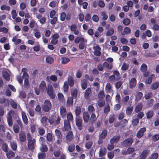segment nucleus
Returning a JSON list of instances; mask_svg holds the SVG:
<instances>
[{"mask_svg": "<svg viewBox=\"0 0 159 159\" xmlns=\"http://www.w3.org/2000/svg\"><path fill=\"white\" fill-rule=\"evenodd\" d=\"M28 140L27 146L28 148L31 150H33L35 148V145L36 144V140L33 139L29 133L27 134Z\"/></svg>", "mask_w": 159, "mask_h": 159, "instance_id": "nucleus-1", "label": "nucleus"}, {"mask_svg": "<svg viewBox=\"0 0 159 159\" xmlns=\"http://www.w3.org/2000/svg\"><path fill=\"white\" fill-rule=\"evenodd\" d=\"M43 110L45 112H48L50 110L52 107V104L48 100H45L42 106Z\"/></svg>", "mask_w": 159, "mask_h": 159, "instance_id": "nucleus-2", "label": "nucleus"}, {"mask_svg": "<svg viewBox=\"0 0 159 159\" xmlns=\"http://www.w3.org/2000/svg\"><path fill=\"white\" fill-rule=\"evenodd\" d=\"M46 91L47 94L51 99H53L55 98V95L54 93L53 89L51 84H48Z\"/></svg>", "mask_w": 159, "mask_h": 159, "instance_id": "nucleus-3", "label": "nucleus"}, {"mask_svg": "<svg viewBox=\"0 0 159 159\" xmlns=\"http://www.w3.org/2000/svg\"><path fill=\"white\" fill-rule=\"evenodd\" d=\"M133 141L132 138H128L121 142V145L122 147H129L131 146Z\"/></svg>", "mask_w": 159, "mask_h": 159, "instance_id": "nucleus-4", "label": "nucleus"}, {"mask_svg": "<svg viewBox=\"0 0 159 159\" xmlns=\"http://www.w3.org/2000/svg\"><path fill=\"white\" fill-rule=\"evenodd\" d=\"M75 124L78 129L79 130H81L83 127V120L80 117H76L75 118Z\"/></svg>", "mask_w": 159, "mask_h": 159, "instance_id": "nucleus-5", "label": "nucleus"}, {"mask_svg": "<svg viewBox=\"0 0 159 159\" xmlns=\"http://www.w3.org/2000/svg\"><path fill=\"white\" fill-rule=\"evenodd\" d=\"M15 112L13 111H10L7 115V119L8 124L9 126L11 127L13 125L12 115L15 114Z\"/></svg>", "mask_w": 159, "mask_h": 159, "instance_id": "nucleus-6", "label": "nucleus"}, {"mask_svg": "<svg viewBox=\"0 0 159 159\" xmlns=\"http://www.w3.org/2000/svg\"><path fill=\"white\" fill-rule=\"evenodd\" d=\"M146 131V129L144 127L141 128L137 131L136 136L139 138H141L144 135V133Z\"/></svg>", "mask_w": 159, "mask_h": 159, "instance_id": "nucleus-7", "label": "nucleus"}, {"mask_svg": "<svg viewBox=\"0 0 159 159\" xmlns=\"http://www.w3.org/2000/svg\"><path fill=\"white\" fill-rule=\"evenodd\" d=\"M74 138V135L71 131H69L67 134L66 136V141L67 143L71 141Z\"/></svg>", "mask_w": 159, "mask_h": 159, "instance_id": "nucleus-8", "label": "nucleus"}, {"mask_svg": "<svg viewBox=\"0 0 159 159\" xmlns=\"http://www.w3.org/2000/svg\"><path fill=\"white\" fill-rule=\"evenodd\" d=\"M66 108L63 106H61L60 107V115L61 117L64 118L67 114Z\"/></svg>", "mask_w": 159, "mask_h": 159, "instance_id": "nucleus-9", "label": "nucleus"}, {"mask_svg": "<svg viewBox=\"0 0 159 159\" xmlns=\"http://www.w3.org/2000/svg\"><path fill=\"white\" fill-rule=\"evenodd\" d=\"M46 84L44 81H42L39 85L40 90L42 92H45L47 88Z\"/></svg>", "mask_w": 159, "mask_h": 159, "instance_id": "nucleus-10", "label": "nucleus"}, {"mask_svg": "<svg viewBox=\"0 0 159 159\" xmlns=\"http://www.w3.org/2000/svg\"><path fill=\"white\" fill-rule=\"evenodd\" d=\"M149 152V150L147 149L143 150L139 155L140 159H145L148 155Z\"/></svg>", "mask_w": 159, "mask_h": 159, "instance_id": "nucleus-11", "label": "nucleus"}, {"mask_svg": "<svg viewBox=\"0 0 159 159\" xmlns=\"http://www.w3.org/2000/svg\"><path fill=\"white\" fill-rule=\"evenodd\" d=\"M64 129L65 131H68L71 129L70 121L68 120H64Z\"/></svg>", "mask_w": 159, "mask_h": 159, "instance_id": "nucleus-12", "label": "nucleus"}, {"mask_svg": "<svg viewBox=\"0 0 159 159\" xmlns=\"http://www.w3.org/2000/svg\"><path fill=\"white\" fill-rule=\"evenodd\" d=\"M83 119L84 123L87 124L89 120V117L87 111H84L83 112Z\"/></svg>", "mask_w": 159, "mask_h": 159, "instance_id": "nucleus-13", "label": "nucleus"}, {"mask_svg": "<svg viewBox=\"0 0 159 159\" xmlns=\"http://www.w3.org/2000/svg\"><path fill=\"white\" fill-rule=\"evenodd\" d=\"M19 135L20 141L22 143L25 142L26 139L25 133L23 131H21L19 133Z\"/></svg>", "mask_w": 159, "mask_h": 159, "instance_id": "nucleus-14", "label": "nucleus"}, {"mask_svg": "<svg viewBox=\"0 0 159 159\" xmlns=\"http://www.w3.org/2000/svg\"><path fill=\"white\" fill-rule=\"evenodd\" d=\"M137 84V80L135 78H132L129 82V87L130 89L135 87Z\"/></svg>", "mask_w": 159, "mask_h": 159, "instance_id": "nucleus-15", "label": "nucleus"}, {"mask_svg": "<svg viewBox=\"0 0 159 159\" xmlns=\"http://www.w3.org/2000/svg\"><path fill=\"white\" fill-rule=\"evenodd\" d=\"M68 84L69 86L72 87L74 84L75 81L74 78L72 76H69L67 78Z\"/></svg>", "mask_w": 159, "mask_h": 159, "instance_id": "nucleus-16", "label": "nucleus"}, {"mask_svg": "<svg viewBox=\"0 0 159 159\" xmlns=\"http://www.w3.org/2000/svg\"><path fill=\"white\" fill-rule=\"evenodd\" d=\"M53 117H54L56 125H58L60 123L61 120V118L58 114H55L53 115Z\"/></svg>", "mask_w": 159, "mask_h": 159, "instance_id": "nucleus-17", "label": "nucleus"}, {"mask_svg": "<svg viewBox=\"0 0 159 159\" xmlns=\"http://www.w3.org/2000/svg\"><path fill=\"white\" fill-rule=\"evenodd\" d=\"M97 117H96V115L94 113H92L90 119L89 120V122L90 124L93 125L97 120Z\"/></svg>", "mask_w": 159, "mask_h": 159, "instance_id": "nucleus-18", "label": "nucleus"}, {"mask_svg": "<svg viewBox=\"0 0 159 159\" xmlns=\"http://www.w3.org/2000/svg\"><path fill=\"white\" fill-rule=\"evenodd\" d=\"M120 135H116L113 136L110 140V143L111 144L117 142L120 139Z\"/></svg>", "mask_w": 159, "mask_h": 159, "instance_id": "nucleus-19", "label": "nucleus"}, {"mask_svg": "<svg viewBox=\"0 0 159 159\" xmlns=\"http://www.w3.org/2000/svg\"><path fill=\"white\" fill-rule=\"evenodd\" d=\"M21 116L23 122L25 125H27L28 124V120L25 112L22 111L21 112Z\"/></svg>", "mask_w": 159, "mask_h": 159, "instance_id": "nucleus-20", "label": "nucleus"}, {"mask_svg": "<svg viewBox=\"0 0 159 159\" xmlns=\"http://www.w3.org/2000/svg\"><path fill=\"white\" fill-rule=\"evenodd\" d=\"M48 118L46 116H43L41 120V122L42 124L44 126L48 125Z\"/></svg>", "mask_w": 159, "mask_h": 159, "instance_id": "nucleus-21", "label": "nucleus"}, {"mask_svg": "<svg viewBox=\"0 0 159 159\" xmlns=\"http://www.w3.org/2000/svg\"><path fill=\"white\" fill-rule=\"evenodd\" d=\"M81 111V107L80 106H77L76 107L75 113V116L77 117H79V116L80 115Z\"/></svg>", "mask_w": 159, "mask_h": 159, "instance_id": "nucleus-22", "label": "nucleus"}, {"mask_svg": "<svg viewBox=\"0 0 159 159\" xmlns=\"http://www.w3.org/2000/svg\"><path fill=\"white\" fill-rule=\"evenodd\" d=\"M6 152V156L8 159H11L15 156V153L11 150L8 151Z\"/></svg>", "mask_w": 159, "mask_h": 159, "instance_id": "nucleus-23", "label": "nucleus"}, {"mask_svg": "<svg viewBox=\"0 0 159 159\" xmlns=\"http://www.w3.org/2000/svg\"><path fill=\"white\" fill-rule=\"evenodd\" d=\"M2 149L5 152H7L9 150V147L6 143L3 142L2 143Z\"/></svg>", "mask_w": 159, "mask_h": 159, "instance_id": "nucleus-24", "label": "nucleus"}, {"mask_svg": "<svg viewBox=\"0 0 159 159\" xmlns=\"http://www.w3.org/2000/svg\"><path fill=\"white\" fill-rule=\"evenodd\" d=\"M77 93L78 91L77 89H72L71 91V97L74 99L76 98L77 97Z\"/></svg>", "mask_w": 159, "mask_h": 159, "instance_id": "nucleus-25", "label": "nucleus"}, {"mask_svg": "<svg viewBox=\"0 0 159 159\" xmlns=\"http://www.w3.org/2000/svg\"><path fill=\"white\" fill-rule=\"evenodd\" d=\"M143 108V105L141 103H139L136 106L135 111L136 113L140 112Z\"/></svg>", "mask_w": 159, "mask_h": 159, "instance_id": "nucleus-26", "label": "nucleus"}, {"mask_svg": "<svg viewBox=\"0 0 159 159\" xmlns=\"http://www.w3.org/2000/svg\"><path fill=\"white\" fill-rule=\"evenodd\" d=\"M73 99L71 97L68 98L66 102V105L67 106H72L73 104Z\"/></svg>", "mask_w": 159, "mask_h": 159, "instance_id": "nucleus-27", "label": "nucleus"}, {"mask_svg": "<svg viewBox=\"0 0 159 159\" xmlns=\"http://www.w3.org/2000/svg\"><path fill=\"white\" fill-rule=\"evenodd\" d=\"M40 150L42 152L45 153L48 151V148L46 145L42 144L40 148Z\"/></svg>", "mask_w": 159, "mask_h": 159, "instance_id": "nucleus-28", "label": "nucleus"}, {"mask_svg": "<svg viewBox=\"0 0 159 159\" xmlns=\"http://www.w3.org/2000/svg\"><path fill=\"white\" fill-rule=\"evenodd\" d=\"M107 134V129H104L101 134L99 135V137L102 139H104L106 137Z\"/></svg>", "mask_w": 159, "mask_h": 159, "instance_id": "nucleus-29", "label": "nucleus"}, {"mask_svg": "<svg viewBox=\"0 0 159 159\" xmlns=\"http://www.w3.org/2000/svg\"><path fill=\"white\" fill-rule=\"evenodd\" d=\"M67 119L69 121L73 122V116L71 112H69L67 113L66 115Z\"/></svg>", "mask_w": 159, "mask_h": 159, "instance_id": "nucleus-30", "label": "nucleus"}, {"mask_svg": "<svg viewBox=\"0 0 159 159\" xmlns=\"http://www.w3.org/2000/svg\"><path fill=\"white\" fill-rule=\"evenodd\" d=\"M133 107L132 106L128 107L126 110V113L127 115H130L133 111Z\"/></svg>", "mask_w": 159, "mask_h": 159, "instance_id": "nucleus-31", "label": "nucleus"}, {"mask_svg": "<svg viewBox=\"0 0 159 159\" xmlns=\"http://www.w3.org/2000/svg\"><path fill=\"white\" fill-rule=\"evenodd\" d=\"M87 82L86 79H83L81 80V86L83 89H85L87 87Z\"/></svg>", "mask_w": 159, "mask_h": 159, "instance_id": "nucleus-32", "label": "nucleus"}, {"mask_svg": "<svg viewBox=\"0 0 159 159\" xmlns=\"http://www.w3.org/2000/svg\"><path fill=\"white\" fill-rule=\"evenodd\" d=\"M131 33V30L128 27H125L124 28L123 31L122 33V35H123L126 34H129Z\"/></svg>", "mask_w": 159, "mask_h": 159, "instance_id": "nucleus-33", "label": "nucleus"}, {"mask_svg": "<svg viewBox=\"0 0 159 159\" xmlns=\"http://www.w3.org/2000/svg\"><path fill=\"white\" fill-rule=\"evenodd\" d=\"M2 76L4 79L7 81H9L10 80V75L6 71L2 73Z\"/></svg>", "mask_w": 159, "mask_h": 159, "instance_id": "nucleus-34", "label": "nucleus"}, {"mask_svg": "<svg viewBox=\"0 0 159 159\" xmlns=\"http://www.w3.org/2000/svg\"><path fill=\"white\" fill-rule=\"evenodd\" d=\"M58 99L60 101L63 103L65 102V99L63 94L61 93H58L57 95Z\"/></svg>", "mask_w": 159, "mask_h": 159, "instance_id": "nucleus-35", "label": "nucleus"}, {"mask_svg": "<svg viewBox=\"0 0 159 159\" xmlns=\"http://www.w3.org/2000/svg\"><path fill=\"white\" fill-rule=\"evenodd\" d=\"M10 147L13 150L16 151L17 148V144L14 141L11 142Z\"/></svg>", "mask_w": 159, "mask_h": 159, "instance_id": "nucleus-36", "label": "nucleus"}, {"mask_svg": "<svg viewBox=\"0 0 159 159\" xmlns=\"http://www.w3.org/2000/svg\"><path fill=\"white\" fill-rule=\"evenodd\" d=\"M54 61V58L52 57L48 56L46 58V61L48 63L52 64L53 63Z\"/></svg>", "mask_w": 159, "mask_h": 159, "instance_id": "nucleus-37", "label": "nucleus"}, {"mask_svg": "<svg viewBox=\"0 0 159 159\" xmlns=\"http://www.w3.org/2000/svg\"><path fill=\"white\" fill-rule=\"evenodd\" d=\"M91 93V89L89 88L87 89L85 91L84 96L86 98L88 99L89 98V96L90 93Z\"/></svg>", "mask_w": 159, "mask_h": 159, "instance_id": "nucleus-38", "label": "nucleus"}, {"mask_svg": "<svg viewBox=\"0 0 159 159\" xmlns=\"http://www.w3.org/2000/svg\"><path fill=\"white\" fill-rule=\"evenodd\" d=\"M159 87V82H155L151 85V88L152 90H156Z\"/></svg>", "mask_w": 159, "mask_h": 159, "instance_id": "nucleus-39", "label": "nucleus"}, {"mask_svg": "<svg viewBox=\"0 0 159 159\" xmlns=\"http://www.w3.org/2000/svg\"><path fill=\"white\" fill-rule=\"evenodd\" d=\"M115 116L114 114H111L109 116V122L110 124H112L115 121Z\"/></svg>", "mask_w": 159, "mask_h": 159, "instance_id": "nucleus-40", "label": "nucleus"}, {"mask_svg": "<svg viewBox=\"0 0 159 159\" xmlns=\"http://www.w3.org/2000/svg\"><path fill=\"white\" fill-rule=\"evenodd\" d=\"M155 75L154 74H152L150 76L145 80V83L147 84H150L152 82V76H154Z\"/></svg>", "mask_w": 159, "mask_h": 159, "instance_id": "nucleus-41", "label": "nucleus"}, {"mask_svg": "<svg viewBox=\"0 0 159 159\" xmlns=\"http://www.w3.org/2000/svg\"><path fill=\"white\" fill-rule=\"evenodd\" d=\"M143 96V93L142 92H139L135 96V100L138 101H139Z\"/></svg>", "mask_w": 159, "mask_h": 159, "instance_id": "nucleus-42", "label": "nucleus"}, {"mask_svg": "<svg viewBox=\"0 0 159 159\" xmlns=\"http://www.w3.org/2000/svg\"><path fill=\"white\" fill-rule=\"evenodd\" d=\"M61 63L62 64H66L69 62L70 61V59L69 58L63 57L61 58Z\"/></svg>", "mask_w": 159, "mask_h": 159, "instance_id": "nucleus-43", "label": "nucleus"}, {"mask_svg": "<svg viewBox=\"0 0 159 159\" xmlns=\"http://www.w3.org/2000/svg\"><path fill=\"white\" fill-rule=\"evenodd\" d=\"M38 133L41 136L43 135L45 133V129L43 127H39L38 128Z\"/></svg>", "mask_w": 159, "mask_h": 159, "instance_id": "nucleus-44", "label": "nucleus"}, {"mask_svg": "<svg viewBox=\"0 0 159 159\" xmlns=\"http://www.w3.org/2000/svg\"><path fill=\"white\" fill-rule=\"evenodd\" d=\"M69 85L67 81H66L64 82L63 88L65 92L67 93L68 91Z\"/></svg>", "mask_w": 159, "mask_h": 159, "instance_id": "nucleus-45", "label": "nucleus"}, {"mask_svg": "<svg viewBox=\"0 0 159 159\" xmlns=\"http://www.w3.org/2000/svg\"><path fill=\"white\" fill-rule=\"evenodd\" d=\"M47 141V143L51 142L52 140V134L50 133H48L47 134L46 137Z\"/></svg>", "mask_w": 159, "mask_h": 159, "instance_id": "nucleus-46", "label": "nucleus"}, {"mask_svg": "<svg viewBox=\"0 0 159 159\" xmlns=\"http://www.w3.org/2000/svg\"><path fill=\"white\" fill-rule=\"evenodd\" d=\"M84 41V39L83 37H76L75 40V42L76 43H78L79 42L81 43Z\"/></svg>", "mask_w": 159, "mask_h": 159, "instance_id": "nucleus-47", "label": "nucleus"}, {"mask_svg": "<svg viewBox=\"0 0 159 159\" xmlns=\"http://www.w3.org/2000/svg\"><path fill=\"white\" fill-rule=\"evenodd\" d=\"M13 129L15 133H18L20 131V128L19 126L17 124H14L13 126Z\"/></svg>", "mask_w": 159, "mask_h": 159, "instance_id": "nucleus-48", "label": "nucleus"}, {"mask_svg": "<svg viewBox=\"0 0 159 159\" xmlns=\"http://www.w3.org/2000/svg\"><path fill=\"white\" fill-rule=\"evenodd\" d=\"M105 97V94L103 90L100 91L98 94V99H103Z\"/></svg>", "mask_w": 159, "mask_h": 159, "instance_id": "nucleus-49", "label": "nucleus"}, {"mask_svg": "<svg viewBox=\"0 0 159 159\" xmlns=\"http://www.w3.org/2000/svg\"><path fill=\"white\" fill-rule=\"evenodd\" d=\"M154 115L153 111L151 110L148 111L146 113V116L148 119L151 118Z\"/></svg>", "mask_w": 159, "mask_h": 159, "instance_id": "nucleus-50", "label": "nucleus"}, {"mask_svg": "<svg viewBox=\"0 0 159 159\" xmlns=\"http://www.w3.org/2000/svg\"><path fill=\"white\" fill-rule=\"evenodd\" d=\"M93 144L92 141H89L85 143V147L86 149H89L91 148Z\"/></svg>", "mask_w": 159, "mask_h": 159, "instance_id": "nucleus-51", "label": "nucleus"}, {"mask_svg": "<svg viewBox=\"0 0 159 159\" xmlns=\"http://www.w3.org/2000/svg\"><path fill=\"white\" fill-rule=\"evenodd\" d=\"M159 155L157 153H152L149 157V159H157Z\"/></svg>", "mask_w": 159, "mask_h": 159, "instance_id": "nucleus-52", "label": "nucleus"}, {"mask_svg": "<svg viewBox=\"0 0 159 159\" xmlns=\"http://www.w3.org/2000/svg\"><path fill=\"white\" fill-rule=\"evenodd\" d=\"M147 69V65L145 63H143L140 67V70L142 72H145Z\"/></svg>", "mask_w": 159, "mask_h": 159, "instance_id": "nucleus-53", "label": "nucleus"}, {"mask_svg": "<svg viewBox=\"0 0 159 159\" xmlns=\"http://www.w3.org/2000/svg\"><path fill=\"white\" fill-rule=\"evenodd\" d=\"M105 104V102L103 99H98V105L99 107H103Z\"/></svg>", "mask_w": 159, "mask_h": 159, "instance_id": "nucleus-54", "label": "nucleus"}, {"mask_svg": "<svg viewBox=\"0 0 159 159\" xmlns=\"http://www.w3.org/2000/svg\"><path fill=\"white\" fill-rule=\"evenodd\" d=\"M103 66H104L106 67L107 68L108 70L111 69L113 67L112 65H109V64L106 62H104L103 63Z\"/></svg>", "mask_w": 159, "mask_h": 159, "instance_id": "nucleus-55", "label": "nucleus"}, {"mask_svg": "<svg viewBox=\"0 0 159 159\" xmlns=\"http://www.w3.org/2000/svg\"><path fill=\"white\" fill-rule=\"evenodd\" d=\"M152 139L154 142H156L159 140V134H156L152 137Z\"/></svg>", "mask_w": 159, "mask_h": 159, "instance_id": "nucleus-56", "label": "nucleus"}, {"mask_svg": "<svg viewBox=\"0 0 159 159\" xmlns=\"http://www.w3.org/2000/svg\"><path fill=\"white\" fill-rule=\"evenodd\" d=\"M130 20L128 18L124 19L123 21V24L127 26L128 25L130 24Z\"/></svg>", "mask_w": 159, "mask_h": 159, "instance_id": "nucleus-57", "label": "nucleus"}, {"mask_svg": "<svg viewBox=\"0 0 159 159\" xmlns=\"http://www.w3.org/2000/svg\"><path fill=\"white\" fill-rule=\"evenodd\" d=\"M11 106L13 108L16 109L17 108V103L13 100L11 101L10 103Z\"/></svg>", "mask_w": 159, "mask_h": 159, "instance_id": "nucleus-58", "label": "nucleus"}, {"mask_svg": "<svg viewBox=\"0 0 159 159\" xmlns=\"http://www.w3.org/2000/svg\"><path fill=\"white\" fill-rule=\"evenodd\" d=\"M114 32V30L113 28H112L108 30L106 33V35L107 36H109L112 35Z\"/></svg>", "mask_w": 159, "mask_h": 159, "instance_id": "nucleus-59", "label": "nucleus"}, {"mask_svg": "<svg viewBox=\"0 0 159 159\" xmlns=\"http://www.w3.org/2000/svg\"><path fill=\"white\" fill-rule=\"evenodd\" d=\"M105 148H100L99 152V155L100 157H102L105 154Z\"/></svg>", "mask_w": 159, "mask_h": 159, "instance_id": "nucleus-60", "label": "nucleus"}, {"mask_svg": "<svg viewBox=\"0 0 159 159\" xmlns=\"http://www.w3.org/2000/svg\"><path fill=\"white\" fill-rule=\"evenodd\" d=\"M111 86L109 83H107L106 87L105 89L107 93H110L111 92Z\"/></svg>", "mask_w": 159, "mask_h": 159, "instance_id": "nucleus-61", "label": "nucleus"}, {"mask_svg": "<svg viewBox=\"0 0 159 159\" xmlns=\"http://www.w3.org/2000/svg\"><path fill=\"white\" fill-rule=\"evenodd\" d=\"M55 135L57 137V138L60 137L62 136V134L60 131L57 129L55 130Z\"/></svg>", "mask_w": 159, "mask_h": 159, "instance_id": "nucleus-62", "label": "nucleus"}, {"mask_svg": "<svg viewBox=\"0 0 159 159\" xmlns=\"http://www.w3.org/2000/svg\"><path fill=\"white\" fill-rule=\"evenodd\" d=\"M24 87L26 89L28 88L30 86V84L28 79L27 78H25L24 80Z\"/></svg>", "mask_w": 159, "mask_h": 159, "instance_id": "nucleus-63", "label": "nucleus"}, {"mask_svg": "<svg viewBox=\"0 0 159 159\" xmlns=\"http://www.w3.org/2000/svg\"><path fill=\"white\" fill-rule=\"evenodd\" d=\"M38 157L39 159H43L46 157V154L45 153H40L38 154Z\"/></svg>", "mask_w": 159, "mask_h": 159, "instance_id": "nucleus-64", "label": "nucleus"}]
</instances>
